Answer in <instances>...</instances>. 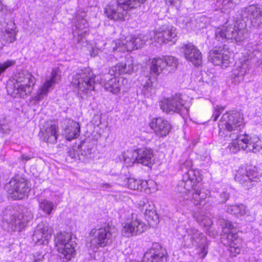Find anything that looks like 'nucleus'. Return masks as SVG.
<instances>
[{"instance_id": "1", "label": "nucleus", "mask_w": 262, "mask_h": 262, "mask_svg": "<svg viewBox=\"0 0 262 262\" xmlns=\"http://www.w3.org/2000/svg\"><path fill=\"white\" fill-rule=\"evenodd\" d=\"M243 125V117L239 113H225L219 123V135L225 140L230 141L227 148L232 153H236L241 149L247 152H259L262 149V145L258 137L238 135Z\"/></svg>"}, {"instance_id": "2", "label": "nucleus", "mask_w": 262, "mask_h": 262, "mask_svg": "<svg viewBox=\"0 0 262 262\" xmlns=\"http://www.w3.org/2000/svg\"><path fill=\"white\" fill-rule=\"evenodd\" d=\"M117 232V229L108 224L98 229H93L90 232V242L87 243V246L96 252L100 247L111 244Z\"/></svg>"}, {"instance_id": "3", "label": "nucleus", "mask_w": 262, "mask_h": 262, "mask_svg": "<svg viewBox=\"0 0 262 262\" xmlns=\"http://www.w3.org/2000/svg\"><path fill=\"white\" fill-rule=\"evenodd\" d=\"M247 35L245 25L237 21L232 25L225 23L223 26L216 28L215 31V39L221 42L228 40L240 42L245 40Z\"/></svg>"}, {"instance_id": "4", "label": "nucleus", "mask_w": 262, "mask_h": 262, "mask_svg": "<svg viewBox=\"0 0 262 262\" xmlns=\"http://www.w3.org/2000/svg\"><path fill=\"white\" fill-rule=\"evenodd\" d=\"M146 0H117L110 3L105 8L107 17L114 21L124 20L128 10L136 8Z\"/></svg>"}, {"instance_id": "5", "label": "nucleus", "mask_w": 262, "mask_h": 262, "mask_svg": "<svg viewBox=\"0 0 262 262\" xmlns=\"http://www.w3.org/2000/svg\"><path fill=\"white\" fill-rule=\"evenodd\" d=\"M245 59L236 63L235 68L232 71V76L237 82L242 81L245 76L249 72L252 63L257 65L261 64V54L256 49H248L246 53Z\"/></svg>"}, {"instance_id": "6", "label": "nucleus", "mask_w": 262, "mask_h": 262, "mask_svg": "<svg viewBox=\"0 0 262 262\" xmlns=\"http://www.w3.org/2000/svg\"><path fill=\"white\" fill-rule=\"evenodd\" d=\"M35 83V78L30 73H20L13 84H8L7 92L13 97L25 98L31 93Z\"/></svg>"}, {"instance_id": "7", "label": "nucleus", "mask_w": 262, "mask_h": 262, "mask_svg": "<svg viewBox=\"0 0 262 262\" xmlns=\"http://www.w3.org/2000/svg\"><path fill=\"white\" fill-rule=\"evenodd\" d=\"M95 78L91 70L89 68L78 69L73 76L72 83L77 89L78 94L81 97L88 95L94 90Z\"/></svg>"}, {"instance_id": "8", "label": "nucleus", "mask_w": 262, "mask_h": 262, "mask_svg": "<svg viewBox=\"0 0 262 262\" xmlns=\"http://www.w3.org/2000/svg\"><path fill=\"white\" fill-rule=\"evenodd\" d=\"M54 242L57 251L66 259L70 260L75 256L76 243L72 241L71 233L66 232L57 233Z\"/></svg>"}, {"instance_id": "9", "label": "nucleus", "mask_w": 262, "mask_h": 262, "mask_svg": "<svg viewBox=\"0 0 262 262\" xmlns=\"http://www.w3.org/2000/svg\"><path fill=\"white\" fill-rule=\"evenodd\" d=\"M147 228V226L138 215L132 213L131 217L123 224L121 233L124 236L130 237L143 233Z\"/></svg>"}, {"instance_id": "10", "label": "nucleus", "mask_w": 262, "mask_h": 262, "mask_svg": "<svg viewBox=\"0 0 262 262\" xmlns=\"http://www.w3.org/2000/svg\"><path fill=\"white\" fill-rule=\"evenodd\" d=\"M232 55L229 49L224 46L211 50L209 53L208 60L215 66L226 68L232 63Z\"/></svg>"}, {"instance_id": "11", "label": "nucleus", "mask_w": 262, "mask_h": 262, "mask_svg": "<svg viewBox=\"0 0 262 262\" xmlns=\"http://www.w3.org/2000/svg\"><path fill=\"white\" fill-rule=\"evenodd\" d=\"M7 187L9 196L14 200L23 199L29 190L27 181L20 177L13 178Z\"/></svg>"}, {"instance_id": "12", "label": "nucleus", "mask_w": 262, "mask_h": 262, "mask_svg": "<svg viewBox=\"0 0 262 262\" xmlns=\"http://www.w3.org/2000/svg\"><path fill=\"white\" fill-rule=\"evenodd\" d=\"M102 79L104 80L103 82L104 88L114 94L119 93L127 82L126 79L110 73V70L108 73L103 76Z\"/></svg>"}, {"instance_id": "13", "label": "nucleus", "mask_w": 262, "mask_h": 262, "mask_svg": "<svg viewBox=\"0 0 262 262\" xmlns=\"http://www.w3.org/2000/svg\"><path fill=\"white\" fill-rule=\"evenodd\" d=\"M33 217L31 211L28 208H24L21 213L11 215L9 224L11 225L12 230L13 231H20Z\"/></svg>"}, {"instance_id": "14", "label": "nucleus", "mask_w": 262, "mask_h": 262, "mask_svg": "<svg viewBox=\"0 0 262 262\" xmlns=\"http://www.w3.org/2000/svg\"><path fill=\"white\" fill-rule=\"evenodd\" d=\"M154 35V39L158 43H162L177 40L176 29L172 26H163L158 30L150 33Z\"/></svg>"}, {"instance_id": "15", "label": "nucleus", "mask_w": 262, "mask_h": 262, "mask_svg": "<svg viewBox=\"0 0 262 262\" xmlns=\"http://www.w3.org/2000/svg\"><path fill=\"white\" fill-rule=\"evenodd\" d=\"M160 107L167 114L180 113L183 109V101L180 95H176L171 98L164 99L160 103Z\"/></svg>"}, {"instance_id": "16", "label": "nucleus", "mask_w": 262, "mask_h": 262, "mask_svg": "<svg viewBox=\"0 0 262 262\" xmlns=\"http://www.w3.org/2000/svg\"><path fill=\"white\" fill-rule=\"evenodd\" d=\"M52 231L47 223H40L35 229L32 239L37 245H47L51 238Z\"/></svg>"}, {"instance_id": "17", "label": "nucleus", "mask_w": 262, "mask_h": 262, "mask_svg": "<svg viewBox=\"0 0 262 262\" xmlns=\"http://www.w3.org/2000/svg\"><path fill=\"white\" fill-rule=\"evenodd\" d=\"M60 76L58 74L57 71L53 69L51 72L49 79H47L42 85L40 87L37 92L36 95L33 98L36 102H39L47 97L51 89H53V86L58 82Z\"/></svg>"}, {"instance_id": "18", "label": "nucleus", "mask_w": 262, "mask_h": 262, "mask_svg": "<svg viewBox=\"0 0 262 262\" xmlns=\"http://www.w3.org/2000/svg\"><path fill=\"white\" fill-rule=\"evenodd\" d=\"M149 125L155 134L159 137L167 136L171 128L169 122L162 117L152 118L149 123Z\"/></svg>"}, {"instance_id": "19", "label": "nucleus", "mask_w": 262, "mask_h": 262, "mask_svg": "<svg viewBox=\"0 0 262 262\" xmlns=\"http://www.w3.org/2000/svg\"><path fill=\"white\" fill-rule=\"evenodd\" d=\"M184 240L187 247L196 246L198 244L205 243L206 237L203 233L194 228L186 229V234L184 236Z\"/></svg>"}, {"instance_id": "20", "label": "nucleus", "mask_w": 262, "mask_h": 262, "mask_svg": "<svg viewBox=\"0 0 262 262\" xmlns=\"http://www.w3.org/2000/svg\"><path fill=\"white\" fill-rule=\"evenodd\" d=\"M235 180L241 184L245 188L250 189L259 180L257 174H251V172L241 168L239 169L235 177Z\"/></svg>"}, {"instance_id": "21", "label": "nucleus", "mask_w": 262, "mask_h": 262, "mask_svg": "<svg viewBox=\"0 0 262 262\" xmlns=\"http://www.w3.org/2000/svg\"><path fill=\"white\" fill-rule=\"evenodd\" d=\"M182 49L185 58L196 66H200L202 61V54L200 50L191 43L185 45Z\"/></svg>"}, {"instance_id": "22", "label": "nucleus", "mask_w": 262, "mask_h": 262, "mask_svg": "<svg viewBox=\"0 0 262 262\" xmlns=\"http://www.w3.org/2000/svg\"><path fill=\"white\" fill-rule=\"evenodd\" d=\"M134 157L137 163L148 167H151L154 164L153 153L151 150L147 148H138L134 150Z\"/></svg>"}, {"instance_id": "23", "label": "nucleus", "mask_w": 262, "mask_h": 262, "mask_svg": "<svg viewBox=\"0 0 262 262\" xmlns=\"http://www.w3.org/2000/svg\"><path fill=\"white\" fill-rule=\"evenodd\" d=\"M134 70V61L132 57H127L124 62H121L112 67L110 73L120 75L123 74H130Z\"/></svg>"}, {"instance_id": "24", "label": "nucleus", "mask_w": 262, "mask_h": 262, "mask_svg": "<svg viewBox=\"0 0 262 262\" xmlns=\"http://www.w3.org/2000/svg\"><path fill=\"white\" fill-rule=\"evenodd\" d=\"M202 180L199 171L189 169L183 177V180L185 182L184 187L185 190H189L190 188L198 186Z\"/></svg>"}, {"instance_id": "25", "label": "nucleus", "mask_w": 262, "mask_h": 262, "mask_svg": "<svg viewBox=\"0 0 262 262\" xmlns=\"http://www.w3.org/2000/svg\"><path fill=\"white\" fill-rule=\"evenodd\" d=\"M226 243L224 244L229 247V251L234 256L241 252L242 240L236 233L230 232L226 236Z\"/></svg>"}, {"instance_id": "26", "label": "nucleus", "mask_w": 262, "mask_h": 262, "mask_svg": "<svg viewBox=\"0 0 262 262\" xmlns=\"http://www.w3.org/2000/svg\"><path fill=\"white\" fill-rule=\"evenodd\" d=\"M142 211L144 212L145 220L150 226H154L159 222V217L152 203L147 202L144 203L142 207Z\"/></svg>"}, {"instance_id": "27", "label": "nucleus", "mask_w": 262, "mask_h": 262, "mask_svg": "<svg viewBox=\"0 0 262 262\" xmlns=\"http://www.w3.org/2000/svg\"><path fill=\"white\" fill-rule=\"evenodd\" d=\"M58 129L55 124H51L41 130V138L44 142H56L58 137Z\"/></svg>"}, {"instance_id": "28", "label": "nucleus", "mask_w": 262, "mask_h": 262, "mask_svg": "<svg viewBox=\"0 0 262 262\" xmlns=\"http://www.w3.org/2000/svg\"><path fill=\"white\" fill-rule=\"evenodd\" d=\"M226 211L237 217L246 216L248 217V220H252L254 219L253 216L250 214L247 207L242 204L227 206Z\"/></svg>"}, {"instance_id": "29", "label": "nucleus", "mask_w": 262, "mask_h": 262, "mask_svg": "<svg viewBox=\"0 0 262 262\" xmlns=\"http://www.w3.org/2000/svg\"><path fill=\"white\" fill-rule=\"evenodd\" d=\"M134 37H130L127 40H120L113 41L112 47L114 51L118 50L120 52L131 51L136 49L134 41Z\"/></svg>"}, {"instance_id": "30", "label": "nucleus", "mask_w": 262, "mask_h": 262, "mask_svg": "<svg viewBox=\"0 0 262 262\" xmlns=\"http://www.w3.org/2000/svg\"><path fill=\"white\" fill-rule=\"evenodd\" d=\"M245 12L252 21L257 23V25L262 23V9L257 5H250L245 8Z\"/></svg>"}, {"instance_id": "31", "label": "nucleus", "mask_w": 262, "mask_h": 262, "mask_svg": "<svg viewBox=\"0 0 262 262\" xmlns=\"http://www.w3.org/2000/svg\"><path fill=\"white\" fill-rule=\"evenodd\" d=\"M15 23L10 21L4 28L3 38L7 43L13 42L16 40V31Z\"/></svg>"}, {"instance_id": "32", "label": "nucleus", "mask_w": 262, "mask_h": 262, "mask_svg": "<svg viewBox=\"0 0 262 262\" xmlns=\"http://www.w3.org/2000/svg\"><path fill=\"white\" fill-rule=\"evenodd\" d=\"M80 130L79 124L73 120H70L68 122V125L65 129V134L67 140L71 141L75 138H77Z\"/></svg>"}, {"instance_id": "33", "label": "nucleus", "mask_w": 262, "mask_h": 262, "mask_svg": "<svg viewBox=\"0 0 262 262\" xmlns=\"http://www.w3.org/2000/svg\"><path fill=\"white\" fill-rule=\"evenodd\" d=\"M190 188L191 191L190 201H191L192 204H193L194 205H198L200 204L203 200L206 198L207 193L200 189V185Z\"/></svg>"}, {"instance_id": "34", "label": "nucleus", "mask_w": 262, "mask_h": 262, "mask_svg": "<svg viewBox=\"0 0 262 262\" xmlns=\"http://www.w3.org/2000/svg\"><path fill=\"white\" fill-rule=\"evenodd\" d=\"M166 69V63L163 57H156L151 62L150 70L151 72L159 75Z\"/></svg>"}, {"instance_id": "35", "label": "nucleus", "mask_w": 262, "mask_h": 262, "mask_svg": "<svg viewBox=\"0 0 262 262\" xmlns=\"http://www.w3.org/2000/svg\"><path fill=\"white\" fill-rule=\"evenodd\" d=\"M85 16V13L84 12L82 13L81 14H80L79 13L76 14V17L77 20V22L76 24V28L79 30H84L81 32H79L78 33V35L82 36L83 33L85 34L87 32L86 27L88 25L86 20L84 18Z\"/></svg>"}, {"instance_id": "36", "label": "nucleus", "mask_w": 262, "mask_h": 262, "mask_svg": "<svg viewBox=\"0 0 262 262\" xmlns=\"http://www.w3.org/2000/svg\"><path fill=\"white\" fill-rule=\"evenodd\" d=\"M147 181L135 179L133 178H129L127 179V187L133 190H141L145 188L147 185Z\"/></svg>"}, {"instance_id": "37", "label": "nucleus", "mask_w": 262, "mask_h": 262, "mask_svg": "<svg viewBox=\"0 0 262 262\" xmlns=\"http://www.w3.org/2000/svg\"><path fill=\"white\" fill-rule=\"evenodd\" d=\"M191 198V188L189 190L180 192L178 195V200L181 205H189L192 203L190 201Z\"/></svg>"}, {"instance_id": "38", "label": "nucleus", "mask_w": 262, "mask_h": 262, "mask_svg": "<svg viewBox=\"0 0 262 262\" xmlns=\"http://www.w3.org/2000/svg\"><path fill=\"white\" fill-rule=\"evenodd\" d=\"M134 156V150L127 151L123 154V160L126 166H132L134 163H137L136 158Z\"/></svg>"}, {"instance_id": "39", "label": "nucleus", "mask_w": 262, "mask_h": 262, "mask_svg": "<svg viewBox=\"0 0 262 262\" xmlns=\"http://www.w3.org/2000/svg\"><path fill=\"white\" fill-rule=\"evenodd\" d=\"M39 207L44 213L49 215L52 213V210L54 209L55 206L53 202L44 200L40 203Z\"/></svg>"}, {"instance_id": "40", "label": "nucleus", "mask_w": 262, "mask_h": 262, "mask_svg": "<svg viewBox=\"0 0 262 262\" xmlns=\"http://www.w3.org/2000/svg\"><path fill=\"white\" fill-rule=\"evenodd\" d=\"M208 242L206 241L205 243H200L196 247V254L199 255L200 258L203 259L205 258L206 255L207 254L208 250Z\"/></svg>"}, {"instance_id": "41", "label": "nucleus", "mask_w": 262, "mask_h": 262, "mask_svg": "<svg viewBox=\"0 0 262 262\" xmlns=\"http://www.w3.org/2000/svg\"><path fill=\"white\" fill-rule=\"evenodd\" d=\"M166 63V68H170L169 71L177 68L178 64V60L172 56H165L163 57Z\"/></svg>"}, {"instance_id": "42", "label": "nucleus", "mask_w": 262, "mask_h": 262, "mask_svg": "<svg viewBox=\"0 0 262 262\" xmlns=\"http://www.w3.org/2000/svg\"><path fill=\"white\" fill-rule=\"evenodd\" d=\"M196 219L198 223L205 227H210L213 224L211 220L204 214H200L196 216Z\"/></svg>"}, {"instance_id": "43", "label": "nucleus", "mask_w": 262, "mask_h": 262, "mask_svg": "<svg viewBox=\"0 0 262 262\" xmlns=\"http://www.w3.org/2000/svg\"><path fill=\"white\" fill-rule=\"evenodd\" d=\"M241 3V0H223L222 8L228 10L233 9Z\"/></svg>"}, {"instance_id": "44", "label": "nucleus", "mask_w": 262, "mask_h": 262, "mask_svg": "<svg viewBox=\"0 0 262 262\" xmlns=\"http://www.w3.org/2000/svg\"><path fill=\"white\" fill-rule=\"evenodd\" d=\"M154 89L152 86V83L150 79H148L143 85L142 91L145 96H149L153 92Z\"/></svg>"}, {"instance_id": "45", "label": "nucleus", "mask_w": 262, "mask_h": 262, "mask_svg": "<svg viewBox=\"0 0 262 262\" xmlns=\"http://www.w3.org/2000/svg\"><path fill=\"white\" fill-rule=\"evenodd\" d=\"M134 39L135 49H137L145 44L148 39V37L140 35L136 37H134Z\"/></svg>"}, {"instance_id": "46", "label": "nucleus", "mask_w": 262, "mask_h": 262, "mask_svg": "<svg viewBox=\"0 0 262 262\" xmlns=\"http://www.w3.org/2000/svg\"><path fill=\"white\" fill-rule=\"evenodd\" d=\"M233 229V226L232 223L229 221H226L225 223L224 226L223 228V232L224 233V235L222 237L223 241L224 242V236L225 237L230 232H233L232 230Z\"/></svg>"}, {"instance_id": "47", "label": "nucleus", "mask_w": 262, "mask_h": 262, "mask_svg": "<svg viewBox=\"0 0 262 262\" xmlns=\"http://www.w3.org/2000/svg\"><path fill=\"white\" fill-rule=\"evenodd\" d=\"M15 63V60H7L3 63H0V75L5 71L9 67H10Z\"/></svg>"}, {"instance_id": "48", "label": "nucleus", "mask_w": 262, "mask_h": 262, "mask_svg": "<svg viewBox=\"0 0 262 262\" xmlns=\"http://www.w3.org/2000/svg\"><path fill=\"white\" fill-rule=\"evenodd\" d=\"M224 107L220 105H216L214 107V111L212 116L214 121H216L221 114L223 112Z\"/></svg>"}, {"instance_id": "49", "label": "nucleus", "mask_w": 262, "mask_h": 262, "mask_svg": "<svg viewBox=\"0 0 262 262\" xmlns=\"http://www.w3.org/2000/svg\"><path fill=\"white\" fill-rule=\"evenodd\" d=\"M229 195L226 191L222 192L220 195V198L218 199L219 203L225 202L228 199Z\"/></svg>"}, {"instance_id": "50", "label": "nucleus", "mask_w": 262, "mask_h": 262, "mask_svg": "<svg viewBox=\"0 0 262 262\" xmlns=\"http://www.w3.org/2000/svg\"><path fill=\"white\" fill-rule=\"evenodd\" d=\"M192 166V162L191 160H186L182 165V168L186 167V169L191 168Z\"/></svg>"}, {"instance_id": "51", "label": "nucleus", "mask_w": 262, "mask_h": 262, "mask_svg": "<svg viewBox=\"0 0 262 262\" xmlns=\"http://www.w3.org/2000/svg\"><path fill=\"white\" fill-rule=\"evenodd\" d=\"M189 21V18L187 17H184L183 16H180L178 18V22L179 23L185 24H186Z\"/></svg>"}, {"instance_id": "52", "label": "nucleus", "mask_w": 262, "mask_h": 262, "mask_svg": "<svg viewBox=\"0 0 262 262\" xmlns=\"http://www.w3.org/2000/svg\"><path fill=\"white\" fill-rule=\"evenodd\" d=\"M68 156L72 159H75L77 157V153L74 149L70 150L68 152Z\"/></svg>"}, {"instance_id": "53", "label": "nucleus", "mask_w": 262, "mask_h": 262, "mask_svg": "<svg viewBox=\"0 0 262 262\" xmlns=\"http://www.w3.org/2000/svg\"><path fill=\"white\" fill-rule=\"evenodd\" d=\"M43 255L39 254L37 257L35 256L34 262H42L43 260Z\"/></svg>"}, {"instance_id": "54", "label": "nucleus", "mask_w": 262, "mask_h": 262, "mask_svg": "<svg viewBox=\"0 0 262 262\" xmlns=\"http://www.w3.org/2000/svg\"><path fill=\"white\" fill-rule=\"evenodd\" d=\"M21 159L26 161H27L31 159V157L26 155L23 154L21 155Z\"/></svg>"}, {"instance_id": "55", "label": "nucleus", "mask_w": 262, "mask_h": 262, "mask_svg": "<svg viewBox=\"0 0 262 262\" xmlns=\"http://www.w3.org/2000/svg\"><path fill=\"white\" fill-rule=\"evenodd\" d=\"M110 187V185L109 184H107V183H102L101 185V187L102 188V189H104L105 188H108Z\"/></svg>"}, {"instance_id": "56", "label": "nucleus", "mask_w": 262, "mask_h": 262, "mask_svg": "<svg viewBox=\"0 0 262 262\" xmlns=\"http://www.w3.org/2000/svg\"><path fill=\"white\" fill-rule=\"evenodd\" d=\"M261 256H262V253H261ZM256 262H262V258H260L259 259H258Z\"/></svg>"}]
</instances>
